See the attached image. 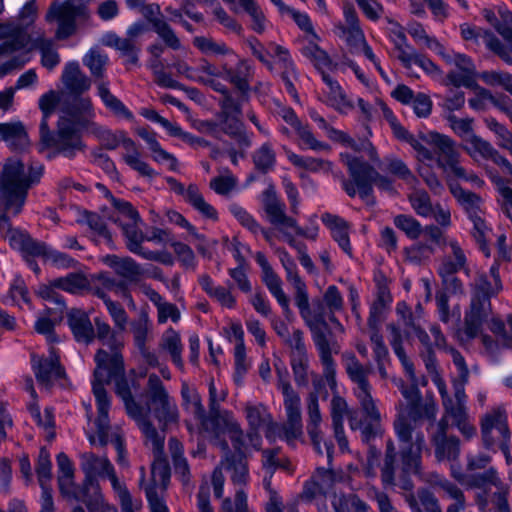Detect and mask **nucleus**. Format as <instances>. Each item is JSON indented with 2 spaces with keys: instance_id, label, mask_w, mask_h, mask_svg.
Masks as SVG:
<instances>
[{
  "instance_id": "nucleus-1",
  "label": "nucleus",
  "mask_w": 512,
  "mask_h": 512,
  "mask_svg": "<svg viewBox=\"0 0 512 512\" xmlns=\"http://www.w3.org/2000/svg\"><path fill=\"white\" fill-rule=\"evenodd\" d=\"M96 367L92 381V390L96 401L97 418L89 425L87 437L92 445H105L108 442L109 418L111 400L104 384L111 380L115 382V392L123 400L127 413L135 419L145 436L146 443L152 450L160 451L164 446V436L151 428L142 415L141 408L132 398V387L125 378L124 361L119 352L108 354L99 349L95 355Z\"/></svg>"
},
{
  "instance_id": "nucleus-2",
  "label": "nucleus",
  "mask_w": 512,
  "mask_h": 512,
  "mask_svg": "<svg viewBox=\"0 0 512 512\" xmlns=\"http://www.w3.org/2000/svg\"><path fill=\"white\" fill-rule=\"evenodd\" d=\"M383 117L390 124L394 135L407 141L415 151L416 158L421 163L430 164L434 161V153L428 148L432 147L439 151L438 165L444 168V172L453 175L456 178L464 179L477 186L482 185L483 181L475 174L468 173L460 165V153L456 148V143L449 136L435 131L421 133L417 138L410 135L408 131L397 121L393 112L383 102H378Z\"/></svg>"
},
{
  "instance_id": "nucleus-3",
  "label": "nucleus",
  "mask_w": 512,
  "mask_h": 512,
  "mask_svg": "<svg viewBox=\"0 0 512 512\" xmlns=\"http://www.w3.org/2000/svg\"><path fill=\"white\" fill-rule=\"evenodd\" d=\"M406 375L410 382L409 386H404L401 380L395 381L407 401V408L400 412L394 426L401 446L402 469L405 473H417L424 437L420 432L415 431L408 417L416 419L424 415L427 418H434L437 408L434 402H428L423 407L420 405L419 382L415 377L414 369L412 368V376L407 372Z\"/></svg>"
},
{
  "instance_id": "nucleus-4",
  "label": "nucleus",
  "mask_w": 512,
  "mask_h": 512,
  "mask_svg": "<svg viewBox=\"0 0 512 512\" xmlns=\"http://www.w3.org/2000/svg\"><path fill=\"white\" fill-rule=\"evenodd\" d=\"M490 274L493 283L488 282L484 276L478 278L470 306L465 312L463 328L459 331L461 341H468L481 335L482 342L487 349L492 348V341L488 336L481 334L483 325L486 323L495 334H502L504 331V324L500 319L490 318L491 304L489 297L502 288L498 269L495 266L491 267Z\"/></svg>"
},
{
  "instance_id": "nucleus-5",
  "label": "nucleus",
  "mask_w": 512,
  "mask_h": 512,
  "mask_svg": "<svg viewBox=\"0 0 512 512\" xmlns=\"http://www.w3.org/2000/svg\"><path fill=\"white\" fill-rule=\"evenodd\" d=\"M39 164L25 166L16 158L9 159L3 166L0 182V204L5 213L17 215L21 212L28 190L42 175Z\"/></svg>"
},
{
  "instance_id": "nucleus-6",
  "label": "nucleus",
  "mask_w": 512,
  "mask_h": 512,
  "mask_svg": "<svg viewBox=\"0 0 512 512\" xmlns=\"http://www.w3.org/2000/svg\"><path fill=\"white\" fill-rule=\"evenodd\" d=\"M59 99L58 93L53 90L43 94L39 99V108L43 115L40 124L41 139L47 147L71 158L83 148L79 135L80 123L76 119L71 120L66 115H61L57 133L53 134L48 129V118L53 114Z\"/></svg>"
},
{
  "instance_id": "nucleus-7",
  "label": "nucleus",
  "mask_w": 512,
  "mask_h": 512,
  "mask_svg": "<svg viewBox=\"0 0 512 512\" xmlns=\"http://www.w3.org/2000/svg\"><path fill=\"white\" fill-rule=\"evenodd\" d=\"M343 359L346 372L356 385L354 393L365 415L364 422L357 420L355 416H351L349 420L350 427L352 430H361L364 439L368 440L379 431L380 414L371 395V386L367 381V370L353 354H345Z\"/></svg>"
},
{
  "instance_id": "nucleus-8",
  "label": "nucleus",
  "mask_w": 512,
  "mask_h": 512,
  "mask_svg": "<svg viewBox=\"0 0 512 512\" xmlns=\"http://www.w3.org/2000/svg\"><path fill=\"white\" fill-rule=\"evenodd\" d=\"M182 397L186 409L194 415L199 433L204 437L217 439L222 434H228L232 439L238 440L241 436L240 425L231 412L223 411L216 417L207 418L200 395L185 384L182 387Z\"/></svg>"
},
{
  "instance_id": "nucleus-9",
  "label": "nucleus",
  "mask_w": 512,
  "mask_h": 512,
  "mask_svg": "<svg viewBox=\"0 0 512 512\" xmlns=\"http://www.w3.org/2000/svg\"><path fill=\"white\" fill-rule=\"evenodd\" d=\"M301 317L312 332L313 341L323 367V376L328 385L334 388L336 385V365L332 354H337L340 347L336 342L330 343L324 334L327 329V323L321 304H319L317 308L308 309L307 313L302 314Z\"/></svg>"
},
{
  "instance_id": "nucleus-10",
  "label": "nucleus",
  "mask_w": 512,
  "mask_h": 512,
  "mask_svg": "<svg viewBox=\"0 0 512 512\" xmlns=\"http://www.w3.org/2000/svg\"><path fill=\"white\" fill-rule=\"evenodd\" d=\"M245 414L251 431L246 436L241 432V436L238 440L232 439L229 436L233 442L234 448L242 454L248 452L250 449L260 448L261 437L258 433L260 429L265 428L267 439H271L274 436V430L279 428L278 424L272 422L267 408L260 403L247 404ZM240 431L242 430L240 429Z\"/></svg>"
},
{
  "instance_id": "nucleus-11",
  "label": "nucleus",
  "mask_w": 512,
  "mask_h": 512,
  "mask_svg": "<svg viewBox=\"0 0 512 512\" xmlns=\"http://www.w3.org/2000/svg\"><path fill=\"white\" fill-rule=\"evenodd\" d=\"M341 158L352 177V182L344 184V188L350 196H354L358 192L363 199L368 198L373 181H377L380 189L389 190L391 188V182L388 179L380 177L374 168L362 162L357 156L343 152Z\"/></svg>"
},
{
  "instance_id": "nucleus-12",
  "label": "nucleus",
  "mask_w": 512,
  "mask_h": 512,
  "mask_svg": "<svg viewBox=\"0 0 512 512\" xmlns=\"http://www.w3.org/2000/svg\"><path fill=\"white\" fill-rule=\"evenodd\" d=\"M148 392L150 396L148 407L141 408V412L151 428L156 431L149 420L150 416L156 418L163 428L177 423L179 412L176 402L168 395L157 375L149 377Z\"/></svg>"
},
{
  "instance_id": "nucleus-13",
  "label": "nucleus",
  "mask_w": 512,
  "mask_h": 512,
  "mask_svg": "<svg viewBox=\"0 0 512 512\" xmlns=\"http://www.w3.org/2000/svg\"><path fill=\"white\" fill-rule=\"evenodd\" d=\"M114 205L118 213L114 221L118 222L121 226L127 239V246L129 250L132 253L138 254L148 260L166 262L162 259L159 253L146 251L141 246V243L144 241V234L139 227L141 219L138 212L131 206V204L124 201L114 200Z\"/></svg>"
},
{
  "instance_id": "nucleus-14",
  "label": "nucleus",
  "mask_w": 512,
  "mask_h": 512,
  "mask_svg": "<svg viewBox=\"0 0 512 512\" xmlns=\"http://www.w3.org/2000/svg\"><path fill=\"white\" fill-rule=\"evenodd\" d=\"M0 234L7 238L14 248L30 250L32 254L43 256L47 261L57 267H71L75 263V261L66 254L54 250L44 243L33 242L24 234L12 229L6 215L0 216Z\"/></svg>"
},
{
  "instance_id": "nucleus-15",
  "label": "nucleus",
  "mask_w": 512,
  "mask_h": 512,
  "mask_svg": "<svg viewBox=\"0 0 512 512\" xmlns=\"http://www.w3.org/2000/svg\"><path fill=\"white\" fill-rule=\"evenodd\" d=\"M433 382L442 396L446 415L453 419L455 425L464 436L469 438L474 435L475 428L467 421V412L465 407L466 395L464 393V383L466 381L460 379V382L454 383L455 402L448 397L445 384L436 372L433 376Z\"/></svg>"
},
{
  "instance_id": "nucleus-16",
  "label": "nucleus",
  "mask_w": 512,
  "mask_h": 512,
  "mask_svg": "<svg viewBox=\"0 0 512 512\" xmlns=\"http://www.w3.org/2000/svg\"><path fill=\"white\" fill-rule=\"evenodd\" d=\"M86 5L84 0H65L52 3L45 18L47 22L56 21L58 23L56 31L58 39H64L74 32L75 19L86 15Z\"/></svg>"
},
{
  "instance_id": "nucleus-17",
  "label": "nucleus",
  "mask_w": 512,
  "mask_h": 512,
  "mask_svg": "<svg viewBox=\"0 0 512 512\" xmlns=\"http://www.w3.org/2000/svg\"><path fill=\"white\" fill-rule=\"evenodd\" d=\"M163 448L158 452L153 450L155 461L151 468V483L145 487L146 497L151 512H169L163 501V493L166 490L170 473L164 459H162Z\"/></svg>"
},
{
  "instance_id": "nucleus-18",
  "label": "nucleus",
  "mask_w": 512,
  "mask_h": 512,
  "mask_svg": "<svg viewBox=\"0 0 512 512\" xmlns=\"http://www.w3.org/2000/svg\"><path fill=\"white\" fill-rule=\"evenodd\" d=\"M195 69L199 77L195 78L197 82L212 84L214 78H222L243 88L244 77L248 71V64L243 59H236V63L227 62L219 68L208 61H203Z\"/></svg>"
},
{
  "instance_id": "nucleus-19",
  "label": "nucleus",
  "mask_w": 512,
  "mask_h": 512,
  "mask_svg": "<svg viewBox=\"0 0 512 512\" xmlns=\"http://www.w3.org/2000/svg\"><path fill=\"white\" fill-rule=\"evenodd\" d=\"M482 436L487 448H491L494 444H498L505 456L507 464H511L512 457L508 446L510 433L507 427V417L504 411L497 409L483 418Z\"/></svg>"
},
{
  "instance_id": "nucleus-20",
  "label": "nucleus",
  "mask_w": 512,
  "mask_h": 512,
  "mask_svg": "<svg viewBox=\"0 0 512 512\" xmlns=\"http://www.w3.org/2000/svg\"><path fill=\"white\" fill-rule=\"evenodd\" d=\"M437 54L451 67L446 77V84L456 87L473 86L475 66L468 56L453 50H447L443 46Z\"/></svg>"
},
{
  "instance_id": "nucleus-21",
  "label": "nucleus",
  "mask_w": 512,
  "mask_h": 512,
  "mask_svg": "<svg viewBox=\"0 0 512 512\" xmlns=\"http://www.w3.org/2000/svg\"><path fill=\"white\" fill-rule=\"evenodd\" d=\"M81 467L88 476L107 477L120 502L126 507L129 501V492L121 484L114 474V469L110 461L105 456H96L93 453H85L81 456Z\"/></svg>"
},
{
  "instance_id": "nucleus-22",
  "label": "nucleus",
  "mask_w": 512,
  "mask_h": 512,
  "mask_svg": "<svg viewBox=\"0 0 512 512\" xmlns=\"http://www.w3.org/2000/svg\"><path fill=\"white\" fill-rule=\"evenodd\" d=\"M33 48H37L40 51L41 64L43 65V67L51 70L60 63V57L53 42L49 39L40 37L36 39L32 45L29 46L28 44L27 48L23 49L25 51L24 55L20 57H15L10 61L2 64L0 66V75L3 76L12 71L13 69L20 68L24 66L27 62H29L30 57L28 56V53Z\"/></svg>"
},
{
  "instance_id": "nucleus-23",
  "label": "nucleus",
  "mask_w": 512,
  "mask_h": 512,
  "mask_svg": "<svg viewBox=\"0 0 512 512\" xmlns=\"http://www.w3.org/2000/svg\"><path fill=\"white\" fill-rule=\"evenodd\" d=\"M31 365L38 383L46 389L64 375L58 356L53 349L49 350L48 356L33 353Z\"/></svg>"
},
{
  "instance_id": "nucleus-24",
  "label": "nucleus",
  "mask_w": 512,
  "mask_h": 512,
  "mask_svg": "<svg viewBox=\"0 0 512 512\" xmlns=\"http://www.w3.org/2000/svg\"><path fill=\"white\" fill-rule=\"evenodd\" d=\"M454 473V477L458 479L462 484L476 487H487L489 485L496 488L495 494H497V506L499 512H506L508 509L506 502L507 487L499 480L497 473L494 469H490L483 474H476L470 476H464L461 474Z\"/></svg>"
},
{
  "instance_id": "nucleus-25",
  "label": "nucleus",
  "mask_w": 512,
  "mask_h": 512,
  "mask_svg": "<svg viewBox=\"0 0 512 512\" xmlns=\"http://www.w3.org/2000/svg\"><path fill=\"white\" fill-rule=\"evenodd\" d=\"M323 88L320 94V101L340 113H347L353 108V103L345 94L340 84L329 74L321 73Z\"/></svg>"
},
{
  "instance_id": "nucleus-26",
  "label": "nucleus",
  "mask_w": 512,
  "mask_h": 512,
  "mask_svg": "<svg viewBox=\"0 0 512 512\" xmlns=\"http://www.w3.org/2000/svg\"><path fill=\"white\" fill-rule=\"evenodd\" d=\"M256 262L262 270V280L267 286L270 293L275 297L279 305L282 307L286 316L291 314L290 301L282 288V281L274 272L267 258L263 253L258 252L255 255Z\"/></svg>"
},
{
  "instance_id": "nucleus-27",
  "label": "nucleus",
  "mask_w": 512,
  "mask_h": 512,
  "mask_svg": "<svg viewBox=\"0 0 512 512\" xmlns=\"http://www.w3.org/2000/svg\"><path fill=\"white\" fill-rule=\"evenodd\" d=\"M263 206L270 222L276 225L285 235L290 245L294 240L288 235L289 227H295V220L284 213V205L279 202L273 189H267L263 194Z\"/></svg>"
},
{
  "instance_id": "nucleus-28",
  "label": "nucleus",
  "mask_w": 512,
  "mask_h": 512,
  "mask_svg": "<svg viewBox=\"0 0 512 512\" xmlns=\"http://www.w3.org/2000/svg\"><path fill=\"white\" fill-rule=\"evenodd\" d=\"M447 245L451 249L454 261L452 262L449 259H445L439 267V274L443 278V281L448 290L452 291L453 293L462 292L461 284L457 281V279L451 278L449 280L448 278L464 266L466 257L456 240H448Z\"/></svg>"
},
{
  "instance_id": "nucleus-29",
  "label": "nucleus",
  "mask_w": 512,
  "mask_h": 512,
  "mask_svg": "<svg viewBox=\"0 0 512 512\" xmlns=\"http://www.w3.org/2000/svg\"><path fill=\"white\" fill-rule=\"evenodd\" d=\"M460 33L464 40L473 42H483L487 48L497 53L508 64L512 63V58L506 52L500 41L490 32L473 26L469 23L460 25Z\"/></svg>"
},
{
  "instance_id": "nucleus-30",
  "label": "nucleus",
  "mask_w": 512,
  "mask_h": 512,
  "mask_svg": "<svg viewBox=\"0 0 512 512\" xmlns=\"http://www.w3.org/2000/svg\"><path fill=\"white\" fill-rule=\"evenodd\" d=\"M104 262L113 268L119 275L134 280L139 276L147 275L157 277V269L151 266L142 268L131 258H120L115 255L104 257Z\"/></svg>"
},
{
  "instance_id": "nucleus-31",
  "label": "nucleus",
  "mask_w": 512,
  "mask_h": 512,
  "mask_svg": "<svg viewBox=\"0 0 512 512\" xmlns=\"http://www.w3.org/2000/svg\"><path fill=\"white\" fill-rule=\"evenodd\" d=\"M8 39L9 41L0 45V56L22 49H26L30 44V37L15 22L0 23V40Z\"/></svg>"
},
{
  "instance_id": "nucleus-32",
  "label": "nucleus",
  "mask_w": 512,
  "mask_h": 512,
  "mask_svg": "<svg viewBox=\"0 0 512 512\" xmlns=\"http://www.w3.org/2000/svg\"><path fill=\"white\" fill-rule=\"evenodd\" d=\"M67 501H83L86 503L90 512H117L116 509L109 505L103 498L102 494L95 490L93 496L86 497L85 489L73 483L67 493H61Z\"/></svg>"
},
{
  "instance_id": "nucleus-33",
  "label": "nucleus",
  "mask_w": 512,
  "mask_h": 512,
  "mask_svg": "<svg viewBox=\"0 0 512 512\" xmlns=\"http://www.w3.org/2000/svg\"><path fill=\"white\" fill-rule=\"evenodd\" d=\"M114 138L116 139V136ZM116 140H120L125 149L123 159L127 165L143 176L153 177L155 175V171L142 159L141 153L131 139L120 133Z\"/></svg>"
},
{
  "instance_id": "nucleus-34",
  "label": "nucleus",
  "mask_w": 512,
  "mask_h": 512,
  "mask_svg": "<svg viewBox=\"0 0 512 512\" xmlns=\"http://www.w3.org/2000/svg\"><path fill=\"white\" fill-rule=\"evenodd\" d=\"M482 15L506 40H512V13L505 5L486 8Z\"/></svg>"
},
{
  "instance_id": "nucleus-35",
  "label": "nucleus",
  "mask_w": 512,
  "mask_h": 512,
  "mask_svg": "<svg viewBox=\"0 0 512 512\" xmlns=\"http://www.w3.org/2000/svg\"><path fill=\"white\" fill-rule=\"evenodd\" d=\"M160 13V8L156 4H149L144 7V16L153 24L156 33L163 41L173 49H179L181 44L173 30L162 19L156 16Z\"/></svg>"
},
{
  "instance_id": "nucleus-36",
  "label": "nucleus",
  "mask_w": 512,
  "mask_h": 512,
  "mask_svg": "<svg viewBox=\"0 0 512 512\" xmlns=\"http://www.w3.org/2000/svg\"><path fill=\"white\" fill-rule=\"evenodd\" d=\"M463 150L475 161L491 160L495 162L500 152L487 140L477 134L462 143Z\"/></svg>"
},
{
  "instance_id": "nucleus-37",
  "label": "nucleus",
  "mask_w": 512,
  "mask_h": 512,
  "mask_svg": "<svg viewBox=\"0 0 512 512\" xmlns=\"http://www.w3.org/2000/svg\"><path fill=\"white\" fill-rule=\"evenodd\" d=\"M387 329L389 331V341L395 354L400 359L405 372L412 376V364L405 354L404 346L409 343L410 331L414 332V330L406 327L404 330H401L400 327L395 324H389Z\"/></svg>"
},
{
  "instance_id": "nucleus-38",
  "label": "nucleus",
  "mask_w": 512,
  "mask_h": 512,
  "mask_svg": "<svg viewBox=\"0 0 512 512\" xmlns=\"http://www.w3.org/2000/svg\"><path fill=\"white\" fill-rule=\"evenodd\" d=\"M69 326L78 342L88 344L94 338V329L85 311L74 309L68 314Z\"/></svg>"
},
{
  "instance_id": "nucleus-39",
  "label": "nucleus",
  "mask_w": 512,
  "mask_h": 512,
  "mask_svg": "<svg viewBox=\"0 0 512 512\" xmlns=\"http://www.w3.org/2000/svg\"><path fill=\"white\" fill-rule=\"evenodd\" d=\"M62 82L68 90L77 94L87 91L91 86L90 79L80 70L79 63L75 61L65 65Z\"/></svg>"
},
{
  "instance_id": "nucleus-40",
  "label": "nucleus",
  "mask_w": 512,
  "mask_h": 512,
  "mask_svg": "<svg viewBox=\"0 0 512 512\" xmlns=\"http://www.w3.org/2000/svg\"><path fill=\"white\" fill-rule=\"evenodd\" d=\"M322 222L328 227L333 239L338 243L340 248L347 254H351V245L349 240V227L345 220L332 215H322Z\"/></svg>"
},
{
  "instance_id": "nucleus-41",
  "label": "nucleus",
  "mask_w": 512,
  "mask_h": 512,
  "mask_svg": "<svg viewBox=\"0 0 512 512\" xmlns=\"http://www.w3.org/2000/svg\"><path fill=\"white\" fill-rule=\"evenodd\" d=\"M193 45L206 56H229L231 63H236L240 59L234 52L222 41L215 40L206 36H197L193 39Z\"/></svg>"
},
{
  "instance_id": "nucleus-42",
  "label": "nucleus",
  "mask_w": 512,
  "mask_h": 512,
  "mask_svg": "<svg viewBox=\"0 0 512 512\" xmlns=\"http://www.w3.org/2000/svg\"><path fill=\"white\" fill-rule=\"evenodd\" d=\"M0 139L12 149H23L29 144L27 132L21 122L0 124Z\"/></svg>"
},
{
  "instance_id": "nucleus-43",
  "label": "nucleus",
  "mask_w": 512,
  "mask_h": 512,
  "mask_svg": "<svg viewBox=\"0 0 512 512\" xmlns=\"http://www.w3.org/2000/svg\"><path fill=\"white\" fill-rule=\"evenodd\" d=\"M308 433L311 437L313 445L318 453L322 454L323 450L321 448V430L320 425L322 422V416L319 410L318 399L317 396L311 394L308 399Z\"/></svg>"
},
{
  "instance_id": "nucleus-44",
  "label": "nucleus",
  "mask_w": 512,
  "mask_h": 512,
  "mask_svg": "<svg viewBox=\"0 0 512 512\" xmlns=\"http://www.w3.org/2000/svg\"><path fill=\"white\" fill-rule=\"evenodd\" d=\"M288 160L296 167L312 173H327L331 170V162L314 157L300 156L290 149L283 147Z\"/></svg>"
},
{
  "instance_id": "nucleus-45",
  "label": "nucleus",
  "mask_w": 512,
  "mask_h": 512,
  "mask_svg": "<svg viewBox=\"0 0 512 512\" xmlns=\"http://www.w3.org/2000/svg\"><path fill=\"white\" fill-rule=\"evenodd\" d=\"M400 62L407 69H410L413 65H416L420 67L432 79L436 81H444L446 83V79H443L442 71L440 68L430 59L419 54L414 48L411 50V52L408 53V56L404 57Z\"/></svg>"
},
{
  "instance_id": "nucleus-46",
  "label": "nucleus",
  "mask_w": 512,
  "mask_h": 512,
  "mask_svg": "<svg viewBox=\"0 0 512 512\" xmlns=\"http://www.w3.org/2000/svg\"><path fill=\"white\" fill-rule=\"evenodd\" d=\"M387 32L390 41L394 44L397 58L401 61L404 57L408 56L413 47L408 43L404 28L393 20H388Z\"/></svg>"
},
{
  "instance_id": "nucleus-47",
  "label": "nucleus",
  "mask_w": 512,
  "mask_h": 512,
  "mask_svg": "<svg viewBox=\"0 0 512 512\" xmlns=\"http://www.w3.org/2000/svg\"><path fill=\"white\" fill-rule=\"evenodd\" d=\"M97 90L98 95L103 101L104 105L115 115L125 119L132 118V113L128 110V108L110 92L107 82H99L97 84Z\"/></svg>"
},
{
  "instance_id": "nucleus-48",
  "label": "nucleus",
  "mask_w": 512,
  "mask_h": 512,
  "mask_svg": "<svg viewBox=\"0 0 512 512\" xmlns=\"http://www.w3.org/2000/svg\"><path fill=\"white\" fill-rule=\"evenodd\" d=\"M182 196L204 217L212 220L217 219L216 210L205 201L202 194L199 192L195 185H189L187 188H185Z\"/></svg>"
},
{
  "instance_id": "nucleus-49",
  "label": "nucleus",
  "mask_w": 512,
  "mask_h": 512,
  "mask_svg": "<svg viewBox=\"0 0 512 512\" xmlns=\"http://www.w3.org/2000/svg\"><path fill=\"white\" fill-rule=\"evenodd\" d=\"M486 127L495 135L499 148L507 150L512 155V131L493 117L484 119Z\"/></svg>"
},
{
  "instance_id": "nucleus-50",
  "label": "nucleus",
  "mask_w": 512,
  "mask_h": 512,
  "mask_svg": "<svg viewBox=\"0 0 512 512\" xmlns=\"http://www.w3.org/2000/svg\"><path fill=\"white\" fill-rule=\"evenodd\" d=\"M450 190L453 196L466 210L469 218L473 217V214H481V199L479 196L469 191H465L460 186L454 184L450 185Z\"/></svg>"
},
{
  "instance_id": "nucleus-51",
  "label": "nucleus",
  "mask_w": 512,
  "mask_h": 512,
  "mask_svg": "<svg viewBox=\"0 0 512 512\" xmlns=\"http://www.w3.org/2000/svg\"><path fill=\"white\" fill-rule=\"evenodd\" d=\"M334 33L342 38L354 52L366 42L359 25L346 27L342 23H337L334 26Z\"/></svg>"
},
{
  "instance_id": "nucleus-52",
  "label": "nucleus",
  "mask_w": 512,
  "mask_h": 512,
  "mask_svg": "<svg viewBox=\"0 0 512 512\" xmlns=\"http://www.w3.org/2000/svg\"><path fill=\"white\" fill-rule=\"evenodd\" d=\"M161 346L164 350H166L170 354L173 363L178 368L182 369L183 368V361H182V357H181L182 346H181L179 334L172 329L166 331L163 334Z\"/></svg>"
},
{
  "instance_id": "nucleus-53",
  "label": "nucleus",
  "mask_w": 512,
  "mask_h": 512,
  "mask_svg": "<svg viewBox=\"0 0 512 512\" xmlns=\"http://www.w3.org/2000/svg\"><path fill=\"white\" fill-rule=\"evenodd\" d=\"M53 285L68 293L77 294L87 289L89 282L82 274L71 273L66 277L53 280Z\"/></svg>"
},
{
  "instance_id": "nucleus-54",
  "label": "nucleus",
  "mask_w": 512,
  "mask_h": 512,
  "mask_svg": "<svg viewBox=\"0 0 512 512\" xmlns=\"http://www.w3.org/2000/svg\"><path fill=\"white\" fill-rule=\"evenodd\" d=\"M327 136L336 142L341 143L346 147H350L355 151L365 150L368 152L372 159H376V152L374 147L369 142H363L360 146L345 132L330 127L326 132Z\"/></svg>"
},
{
  "instance_id": "nucleus-55",
  "label": "nucleus",
  "mask_w": 512,
  "mask_h": 512,
  "mask_svg": "<svg viewBox=\"0 0 512 512\" xmlns=\"http://www.w3.org/2000/svg\"><path fill=\"white\" fill-rule=\"evenodd\" d=\"M492 180L497 191V203L512 222V189L498 176H494Z\"/></svg>"
},
{
  "instance_id": "nucleus-56",
  "label": "nucleus",
  "mask_w": 512,
  "mask_h": 512,
  "mask_svg": "<svg viewBox=\"0 0 512 512\" xmlns=\"http://www.w3.org/2000/svg\"><path fill=\"white\" fill-rule=\"evenodd\" d=\"M56 288L57 287L53 285V281H51L49 285H41L36 293L43 300L53 303L55 306L51 308L52 310H55V318L62 319L65 310V303L56 292Z\"/></svg>"
},
{
  "instance_id": "nucleus-57",
  "label": "nucleus",
  "mask_w": 512,
  "mask_h": 512,
  "mask_svg": "<svg viewBox=\"0 0 512 512\" xmlns=\"http://www.w3.org/2000/svg\"><path fill=\"white\" fill-rule=\"evenodd\" d=\"M468 103L469 106L475 111L485 110L490 103H493L503 112L505 108L509 107L497 101L488 90L480 87H475L474 96L468 100Z\"/></svg>"
},
{
  "instance_id": "nucleus-58",
  "label": "nucleus",
  "mask_w": 512,
  "mask_h": 512,
  "mask_svg": "<svg viewBox=\"0 0 512 512\" xmlns=\"http://www.w3.org/2000/svg\"><path fill=\"white\" fill-rule=\"evenodd\" d=\"M6 303L15 304L19 307H22L23 305L30 307L28 290L22 278L16 277L13 280L9 289L8 297L6 298Z\"/></svg>"
},
{
  "instance_id": "nucleus-59",
  "label": "nucleus",
  "mask_w": 512,
  "mask_h": 512,
  "mask_svg": "<svg viewBox=\"0 0 512 512\" xmlns=\"http://www.w3.org/2000/svg\"><path fill=\"white\" fill-rule=\"evenodd\" d=\"M396 312L400 319V324L406 328H410L414 330V333L419 338L420 342L423 345H428L427 341V333H425L421 328L416 326L414 322L413 314L410 311L409 307L405 302H400L397 304Z\"/></svg>"
},
{
  "instance_id": "nucleus-60",
  "label": "nucleus",
  "mask_w": 512,
  "mask_h": 512,
  "mask_svg": "<svg viewBox=\"0 0 512 512\" xmlns=\"http://www.w3.org/2000/svg\"><path fill=\"white\" fill-rule=\"evenodd\" d=\"M295 131L299 137V147L301 149H311V150H328L329 146L319 140H317L308 126L300 123Z\"/></svg>"
},
{
  "instance_id": "nucleus-61",
  "label": "nucleus",
  "mask_w": 512,
  "mask_h": 512,
  "mask_svg": "<svg viewBox=\"0 0 512 512\" xmlns=\"http://www.w3.org/2000/svg\"><path fill=\"white\" fill-rule=\"evenodd\" d=\"M333 505L336 512H368V506L355 495L334 496Z\"/></svg>"
},
{
  "instance_id": "nucleus-62",
  "label": "nucleus",
  "mask_w": 512,
  "mask_h": 512,
  "mask_svg": "<svg viewBox=\"0 0 512 512\" xmlns=\"http://www.w3.org/2000/svg\"><path fill=\"white\" fill-rule=\"evenodd\" d=\"M447 119L451 129L462 139V143L476 134L473 128V118H458L455 115H450Z\"/></svg>"
},
{
  "instance_id": "nucleus-63",
  "label": "nucleus",
  "mask_w": 512,
  "mask_h": 512,
  "mask_svg": "<svg viewBox=\"0 0 512 512\" xmlns=\"http://www.w3.org/2000/svg\"><path fill=\"white\" fill-rule=\"evenodd\" d=\"M409 34L418 43L425 44L430 50L437 53L442 44L434 37H430L420 23H410L407 26Z\"/></svg>"
},
{
  "instance_id": "nucleus-64",
  "label": "nucleus",
  "mask_w": 512,
  "mask_h": 512,
  "mask_svg": "<svg viewBox=\"0 0 512 512\" xmlns=\"http://www.w3.org/2000/svg\"><path fill=\"white\" fill-rule=\"evenodd\" d=\"M436 457L439 460L454 459L459 453V442L455 438L436 437Z\"/></svg>"
}]
</instances>
